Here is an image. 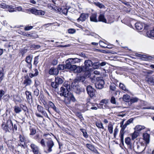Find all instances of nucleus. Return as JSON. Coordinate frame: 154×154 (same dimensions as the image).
Returning a JSON list of instances; mask_svg holds the SVG:
<instances>
[{
    "mask_svg": "<svg viewBox=\"0 0 154 154\" xmlns=\"http://www.w3.org/2000/svg\"><path fill=\"white\" fill-rule=\"evenodd\" d=\"M85 76H81L77 78L74 80L71 85V88L73 89L75 88V87H78L79 86V82H82V83L86 86L85 84L87 81L85 80Z\"/></svg>",
    "mask_w": 154,
    "mask_h": 154,
    "instance_id": "f257e3e1",
    "label": "nucleus"
},
{
    "mask_svg": "<svg viewBox=\"0 0 154 154\" xmlns=\"http://www.w3.org/2000/svg\"><path fill=\"white\" fill-rule=\"evenodd\" d=\"M96 82L95 84L96 88L99 89H102L104 87L105 82L103 78L102 77H97Z\"/></svg>",
    "mask_w": 154,
    "mask_h": 154,
    "instance_id": "f03ea898",
    "label": "nucleus"
},
{
    "mask_svg": "<svg viewBox=\"0 0 154 154\" xmlns=\"http://www.w3.org/2000/svg\"><path fill=\"white\" fill-rule=\"evenodd\" d=\"M68 89H66L64 87H62L60 88V90L58 93V94H60L61 96H64L65 97H68V95L70 94Z\"/></svg>",
    "mask_w": 154,
    "mask_h": 154,
    "instance_id": "7ed1b4c3",
    "label": "nucleus"
},
{
    "mask_svg": "<svg viewBox=\"0 0 154 154\" xmlns=\"http://www.w3.org/2000/svg\"><path fill=\"white\" fill-rule=\"evenodd\" d=\"M86 90L88 94L91 97H93L95 96V90L90 85L87 86Z\"/></svg>",
    "mask_w": 154,
    "mask_h": 154,
    "instance_id": "20e7f679",
    "label": "nucleus"
},
{
    "mask_svg": "<svg viewBox=\"0 0 154 154\" xmlns=\"http://www.w3.org/2000/svg\"><path fill=\"white\" fill-rule=\"evenodd\" d=\"M30 146L33 154H39L40 152L39 146L35 144L31 143Z\"/></svg>",
    "mask_w": 154,
    "mask_h": 154,
    "instance_id": "39448f33",
    "label": "nucleus"
},
{
    "mask_svg": "<svg viewBox=\"0 0 154 154\" xmlns=\"http://www.w3.org/2000/svg\"><path fill=\"white\" fill-rule=\"evenodd\" d=\"M47 147L48 148L47 151H45V152L47 153L51 152L52 151V148L54 146V143L52 140H49L47 142Z\"/></svg>",
    "mask_w": 154,
    "mask_h": 154,
    "instance_id": "423d86ee",
    "label": "nucleus"
},
{
    "mask_svg": "<svg viewBox=\"0 0 154 154\" xmlns=\"http://www.w3.org/2000/svg\"><path fill=\"white\" fill-rule=\"evenodd\" d=\"M128 125L126 123L122 126L120 127L121 129L120 132V138L121 143L122 144L124 143V134L125 133L124 130Z\"/></svg>",
    "mask_w": 154,
    "mask_h": 154,
    "instance_id": "0eeeda50",
    "label": "nucleus"
},
{
    "mask_svg": "<svg viewBox=\"0 0 154 154\" xmlns=\"http://www.w3.org/2000/svg\"><path fill=\"white\" fill-rule=\"evenodd\" d=\"M85 66H84V69L87 70H90V67H91L93 65V62L90 60H86L85 61Z\"/></svg>",
    "mask_w": 154,
    "mask_h": 154,
    "instance_id": "6e6552de",
    "label": "nucleus"
},
{
    "mask_svg": "<svg viewBox=\"0 0 154 154\" xmlns=\"http://www.w3.org/2000/svg\"><path fill=\"white\" fill-rule=\"evenodd\" d=\"M66 64L65 65V69H69L70 71H73L75 68L76 65L72 64L70 62L68 61V59L66 62Z\"/></svg>",
    "mask_w": 154,
    "mask_h": 154,
    "instance_id": "1a4fd4ad",
    "label": "nucleus"
},
{
    "mask_svg": "<svg viewBox=\"0 0 154 154\" xmlns=\"http://www.w3.org/2000/svg\"><path fill=\"white\" fill-rule=\"evenodd\" d=\"M98 21L106 23H111L113 21V20H109L108 22H107V20L106 18L105 17L104 15L101 14H100L98 17Z\"/></svg>",
    "mask_w": 154,
    "mask_h": 154,
    "instance_id": "9d476101",
    "label": "nucleus"
},
{
    "mask_svg": "<svg viewBox=\"0 0 154 154\" xmlns=\"http://www.w3.org/2000/svg\"><path fill=\"white\" fill-rule=\"evenodd\" d=\"M88 16V14L85 13H82L81 14L79 17L77 19V21L78 22H79L80 21H85L87 19Z\"/></svg>",
    "mask_w": 154,
    "mask_h": 154,
    "instance_id": "9b49d317",
    "label": "nucleus"
},
{
    "mask_svg": "<svg viewBox=\"0 0 154 154\" xmlns=\"http://www.w3.org/2000/svg\"><path fill=\"white\" fill-rule=\"evenodd\" d=\"M24 80L23 82V84L25 85V87L30 85L32 82V80L28 75L24 76Z\"/></svg>",
    "mask_w": 154,
    "mask_h": 154,
    "instance_id": "f8f14e48",
    "label": "nucleus"
},
{
    "mask_svg": "<svg viewBox=\"0 0 154 154\" xmlns=\"http://www.w3.org/2000/svg\"><path fill=\"white\" fill-rule=\"evenodd\" d=\"M30 12L32 14L35 15H43L45 14V12L42 11L37 10L34 9H29Z\"/></svg>",
    "mask_w": 154,
    "mask_h": 154,
    "instance_id": "ddd939ff",
    "label": "nucleus"
},
{
    "mask_svg": "<svg viewBox=\"0 0 154 154\" xmlns=\"http://www.w3.org/2000/svg\"><path fill=\"white\" fill-rule=\"evenodd\" d=\"M37 109L38 111L43 115L45 117L48 116V115L45 110V108L42 106L38 105L37 106Z\"/></svg>",
    "mask_w": 154,
    "mask_h": 154,
    "instance_id": "4468645a",
    "label": "nucleus"
},
{
    "mask_svg": "<svg viewBox=\"0 0 154 154\" xmlns=\"http://www.w3.org/2000/svg\"><path fill=\"white\" fill-rule=\"evenodd\" d=\"M25 94L26 95L27 100L28 103L29 104L32 103V100L31 92L29 91H26L25 92Z\"/></svg>",
    "mask_w": 154,
    "mask_h": 154,
    "instance_id": "2eb2a0df",
    "label": "nucleus"
},
{
    "mask_svg": "<svg viewBox=\"0 0 154 154\" xmlns=\"http://www.w3.org/2000/svg\"><path fill=\"white\" fill-rule=\"evenodd\" d=\"M49 73L51 75H57L58 74L59 71L57 68L52 67L50 69Z\"/></svg>",
    "mask_w": 154,
    "mask_h": 154,
    "instance_id": "dca6fc26",
    "label": "nucleus"
},
{
    "mask_svg": "<svg viewBox=\"0 0 154 154\" xmlns=\"http://www.w3.org/2000/svg\"><path fill=\"white\" fill-rule=\"evenodd\" d=\"M90 20L91 22H97L98 21L97 19V13H96L92 14L90 17Z\"/></svg>",
    "mask_w": 154,
    "mask_h": 154,
    "instance_id": "f3484780",
    "label": "nucleus"
},
{
    "mask_svg": "<svg viewBox=\"0 0 154 154\" xmlns=\"http://www.w3.org/2000/svg\"><path fill=\"white\" fill-rule=\"evenodd\" d=\"M143 139L146 141V144H148L149 142L150 135L147 133H144L143 134Z\"/></svg>",
    "mask_w": 154,
    "mask_h": 154,
    "instance_id": "a211bd4d",
    "label": "nucleus"
},
{
    "mask_svg": "<svg viewBox=\"0 0 154 154\" xmlns=\"http://www.w3.org/2000/svg\"><path fill=\"white\" fill-rule=\"evenodd\" d=\"M49 105L50 107L55 112L58 113L59 112L58 109L56 107L54 103L51 101H49Z\"/></svg>",
    "mask_w": 154,
    "mask_h": 154,
    "instance_id": "6ab92c4d",
    "label": "nucleus"
},
{
    "mask_svg": "<svg viewBox=\"0 0 154 154\" xmlns=\"http://www.w3.org/2000/svg\"><path fill=\"white\" fill-rule=\"evenodd\" d=\"M144 26V25L142 23H137L135 24V28L138 30H140L143 29Z\"/></svg>",
    "mask_w": 154,
    "mask_h": 154,
    "instance_id": "aec40b11",
    "label": "nucleus"
},
{
    "mask_svg": "<svg viewBox=\"0 0 154 154\" xmlns=\"http://www.w3.org/2000/svg\"><path fill=\"white\" fill-rule=\"evenodd\" d=\"M6 125L7 128L8 130H11L12 129L13 123L11 120H9L7 121V123H5Z\"/></svg>",
    "mask_w": 154,
    "mask_h": 154,
    "instance_id": "412c9836",
    "label": "nucleus"
},
{
    "mask_svg": "<svg viewBox=\"0 0 154 154\" xmlns=\"http://www.w3.org/2000/svg\"><path fill=\"white\" fill-rule=\"evenodd\" d=\"M146 80L149 84L153 85L154 84V78L151 76L147 77Z\"/></svg>",
    "mask_w": 154,
    "mask_h": 154,
    "instance_id": "4be33fe9",
    "label": "nucleus"
},
{
    "mask_svg": "<svg viewBox=\"0 0 154 154\" xmlns=\"http://www.w3.org/2000/svg\"><path fill=\"white\" fill-rule=\"evenodd\" d=\"M69 9V8L67 9L65 7H62L61 8H60L58 10L59 11H60V13H62L63 14L65 15H66Z\"/></svg>",
    "mask_w": 154,
    "mask_h": 154,
    "instance_id": "5701e85b",
    "label": "nucleus"
},
{
    "mask_svg": "<svg viewBox=\"0 0 154 154\" xmlns=\"http://www.w3.org/2000/svg\"><path fill=\"white\" fill-rule=\"evenodd\" d=\"M146 35L149 38L154 37V28L152 30L148 31L146 32Z\"/></svg>",
    "mask_w": 154,
    "mask_h": 154,
    "instance_id": "b1692460",
    "label": "nucleus"
},
{
    "mask_svg": "<svg viewBox=\"0 0 154 154\" xmlns=\"http://www.w3.org/2000/svg\"><path fill=\"white\" fill-rule=\"evenodd\" d=\"M55 81H56V82L59 85L63 83V78H61L58 77H57L55 78Z\"/></svg>",
    "mask_w": 154,
    "mask_h": 154,
    "instance_id": "393cba45",
    "label": "nucleus"
},
{
    "mask_svg": "<svg viewBox=\"0 0 154 154\" xmlns=\"http://www.w3.org/2000/svg\"><path fill=\"white\" fill-rule=\"evenodd\" d=\"M29 129L31 132L30 134V135H34L36 133V127L34 125H33V126H30Z\"/></svg>",
    "mask_w": 154,
    "mask_h": 154,
    "instance_id": "a878e982",
    "label": "nucleus"
},
{
    "mask_svg": "<svg viewBox=\"0 0 154 154\" xmlns=\"http://www.w3.org/2000/svg\"><path fill=\"white\" fill-rule=\"evenodd\" d=\"M68 61L70 62L72 64L80 62V60L78 58H69L68 59Z\"/></svg>",
    "mask_w": 154,
    "mask_h": 154,
    "instance_id": "bb28decb",
    "label": "nucleus"
},
{
    "mask_svg": "<svg viewBox=\"0 0 154 154\" xmlns=\"http://www.w3.org/2000/svg\"><path fill=\"white\" fill-rule=\"evenodd\" d=\"M20 106L21 108V109H22L25 113V115L26 114V112H28V109L26 106L24 105L23 104H20Z\"/></svg>",
    "mask_w": 154,
    "mask_h": 154,
    "instance_id": "cd10ccee",
    "label": "nucleus"
},
{
    "mask_svg": "<svg viewBox=\"0 0 154 154\" xmlns=\"http://www.w3.org/2000/svg\"><path fill=\"white\" fill-rule=\"evenodd\" d=\"M84 69V66L83 67L81 66H77L76 65L75 68L73 71H75L77 72L80 73L82 71L83 72Z\"/></svg>",
    "mask_w": 154,
    "mask_h": 154,
    "instance_id": "c85d7f7f",
    "label": "nucleus"
},
{
    "mask_svg": "<svg viewBox=\"0 0 154 154\" xmlns=\"http://www.w3.org/2000/svg\"><path fill=\"white\" fill-rule=\"evenodd\" d=\"M0 7L3 8H13V6L12 5H7L6 4L4 3H2L0 4Z\"/></svg>",
    "mask_w": 154,
    "mask_h": 154,
    "instance_id": "c756f323",
    "label": "nucleus"
},
{
    "mask_svg": "<svg viewBox=\"0 0 154 154\" xmlns=\"http://www.w3.org/2000/svg\"><path fill=\"white\" fill-rule=\"evenodd\" d=\"M88 104L89 105L90 104L91 105V107L90 108V109L92 110H96L97 109V108H98L99 107V106L97 104H93L91 103L90 102H88Z\"/></svg>",
    "mask_w": 154,
    "mask_h": 154,
    "instance_id": "7c9ffc66",
    "label": "nucleus"
},
{
    "mask_svg": "<svg viewBox=\"0 0 154 154\" xmlns=\"http://www.w3.org/2000/svg\"><path fill=\"white\" fill-rule=\"evenodd\" d=\"M145 128V127L144 126L137 125L135 127L134 129L135 130V131H140L144 129Z\"/></svg>",
    "mask_w": 154,
    "mask_h": 154,
    "instance_id": "2f4dec72",
    "label": "nucleus"
},
{
    "mask_svg": "<svg viewBox=\"0 0 154 154\" xmlns=\"http://www.w3.org/2000/svg\"><path fill=\"white\" fill-rule=\"evenodd\" d=\"M69 98V101H71L73 102H75L77 100L75 98L73 94L71 93H70V94L68 95V97Z\"/></svg>",
    "mask_w": 154,
    "mask_h": 154,
    "instance_id": "473e14b6",
    "label": "nucleus"
},
{
    "mask_svg": "<svg viewBox=\"0 0 154 154\" xmlns=\"http://www.w3.org/2000/svg\"><path fill=\"white\" fill-rule=\"evenodd\" d=\"M14 111L16 113H19L22 111V109L20 106H14Z\"/></svg>",
    "mask_w": 154,
    "mask_h": 154,
    "instance_id": "72a5a7b5",
    "label": "nucleus"
},
{
    "mask_svg": "<svg viewBox=\"0 0 154 154\" xmlns=\"http://www.w3.org/2000/svg\"><path fill=\"white\" fill-rule=\"evenodd\" d=\"M123 100L126 102H129L130 97L128 94L124 95L122 97Z\"/></svg>",
    "mask_w": 154,
    "mask_h": 154,
    "instance_id": "f704fd0d",
    "label": "nucleus"
},
{
    "mask_svg": "<svg viewBox=\"0 0 154 154\" xmlns=\"http://www.w3.org/2000/svg\"><path fill=\"white\" fill-rule=\"evenodd\" d=\"M73 89L74 90L75 93L78 94H80L82 92V89L80 88L79 86H78V87H75V88H73Z\"/></svg>",
    "mask_w": 154,
    "mask_h": 154,
    "instance_id": "c9c22d12",
    "label": "nucleus"
},
{
    "mask_svg": "<svg viewBox=\"0 0 154 154\" xmlns=\"http://www.w3.org/2000/svg\"><path fill=\"white\" fill-rule=\"evenodd\" d=\"M24 138L22 137H20V144H19V146H22L23 147H24L25 146V143L24 141Z\"/></svg>",
    "mask_w": 154,
    "mask_h": 154,
    "instance_id": "e433bc0d",
    "label": "nucleus"
},
{
    "mask_svg": "<svg viewBox=\"0 0 154 154\" xmlns=\"http://www.w3.org/2000/svg\"><path fill=\"white\" fill-rule=\"evenodd\" d=\"M43 104L45 109L48 111L49 113H51L50 111L49 110L50 106L49 105V102L48 103L46 102H44L43 103Z\"/></svg>",
    "mask_w": 154,
    "mask_h": 154,
    "instance_id": "4c0bfd02",
    "label": "nucleus"
},
{
    "mask_svg": "<svg viewBox=\"0 0 154 154\" xmlns=\"http://www.w3.org/2000/svg\"><path fill=\"white\" fill-rule=\"evenodd\" d=\"M35 73L34 74H33L32 73H29V75L30 78H32L33 77L36 76L38 75V72L37 69H35Z\"/></svg>",
    "mask_w": 154,
    "mask_h": 154,
    "instance_id": "58836bf2",
    "label": "nucleus"
},
{
    "mask_svg": "<svg viewBox=\"0 0 154 154\" xmlns=\"http://www.w3.org/2000/svg\"><path fill=\"white\" fill-rule=\"evenodd\" d=\"M139 135V133L136 131H135L132 135V140H134Z\"/></svg>",
    "mask_w": 154,
    "mask_h": 154,
    "instance_id": "ea45409f",
    "label": "nucleus"
},
{
    "mask_svg": "<svg viewBox=\"0 0 154 154\" xmlns=\"http://www.w3.org/2000/svg\"><path fill=\"white\" fill-rule=\"evenodd\" d=\"M83 72H84V75L86 77H89L90 75V70H87L86 69H83Z\"/></svg>",
    "mask_w": 154,
    "mask_h": 154,
    "instance_id": "a19ab883",
    "label": "nucleus"
},
{
    "mask_svg": "<svg viewBox=\"0 0 154 154\" xmlns=\"http://www.w3.org/2000/svg\"><path fill=\"white\" fill-rule=\"evenodd\" d=\"M108 130L111 134L113 132V125L111 123H109L108 125Z\"/></svg>",
    "mask_w": 154,
    "mask_h": 154,
    "instance_id": "79ce46f5",
    "label": "nucleus"
},
{
    "mask_svg": "<svg viewBox=\"0 0 154 154\" xmlns=\"http://www.w3.org/2000/svg\"><path fill=\"white\" fill-rule=\"evenodd\" d=\"M86 146L89 149L92 151H94L95 149L94 147L92 145L90 144H87Z\"/></svg>",
    "mask_w": 154,
    "mask_h": 154,
    "instance_id": "37998d69",
    "label": "nucleus"
},
{
    "mask_svg": "<svg viewBox=\"0 0 154 154\" xmlns=\"http://www.w3.org/2000/svg\"><path fill=\"white\" fill-rule=\"evenodd\" d=\"M2 129L6 132H10L9 130H8V128H7L6 125H5V123H4L2 124Z\"/></svg>",
    "mask_w": 154,
    "mask_h": 154,
    "instance_id": "c03bdc74",
    "label": "nucleus"
},
{
    "mask_svg": "<svg viewBox=\"0 0 154 154\" xmlns=\"http://www.w3.org/2000/svg\"><path fill=\"white\" fill-rule=\"evenodd\" d=\"M109 89L110 91H116V88L115 85L114 84L110 85L109 86Z\"/></svg>",
    "mask_w": 154,
    "mask_h": 154,
    "instance_id": "a18cd8bd",
    "label": "nucleus"
},
{
    "mask_svg": "<svg viewBox=\"0 0 154 154\" xmlns=\"http://www.w3.org/2000/svg\"><path fill=\"white\" fill-rule=\"evenodd\" d=\"M96 125L99 128L104 129V128L103 126V124L101 122H96Z\"/></svg>",
    "mask_w": 154,
    "mask_h": 154,
    "instance_id": "49530a36",
    "label": "nucleus"
},
{
    "mask_svg": "<svg viewBox=\"0 0 154 154\" xmlns=\"http://www.w3.org/2000/svg\"><path fill=\"white\" fill-rule=\"evenodd\" d=\"M64 87L66 89H68V90L70 91V88H71V85H70V84H69L68 82H64L63 84Z\"/></svg>",
    "mask_w": 154,
    "mask_h": 154,
    "instance_id": "de8ad7c7",
    "label": "nucleus"
},
{
    "mask_svg": "<svg viewBox=\"0 0 154 154\" xmlns=\"http://www.w3.org/2000/svg\"><path fill=\"white\" fill-rule=\"evenodd\" d=\"M119 86L120 88L122 89L123 90L126 91H128V89L126 88L125 86L123 84L120 83Z\"/></svg>",
    "mask_w": 154,
    "mask_h": 154,
    "instance_id": "09e8293b",
    "label": "nucleus"
},
{
    "mask_svg": "<svg viewBox=\"0 0 154 154\" xmlns=\"http://www.w3.org/2000/svg\"><path fill=\"white\" fill-rule=\"evenodd\" d=\"M108 103V100L106 101V103L104 104L103 106H100L98 107L99 108H102L103 109H109V106L107 105V103Z\"/></svg>",
    "mask_w": 154,
    "mask_h": 154,
    "instance_id": "8fccbe9b",
    "label": "nucleus"
},
{
    "mask_svg": "<svg viewBox=\"0 0 154 154\" xmlns=\"http://www.w3.org/2000/svg\"><path fill=\"white\" fill-rule=\"evenodd\" d=\"M32 59V57L30 56H28L26 57L25 61L28 63H31Z\"/></svg>",
    "mask_w": 154,
    "mask_h": 154,
    "instance_id": "3c124183",
    "label": "nucleus"
},
{
    "mask_svg": "<svg viewBox=\"0 0 154 154\" xmlns=\"http://www.w3.org/2000/svg\"><path fill=\"white\" fill-rule=\"evenodd\" d=\"M51 85L53 88H57L59 86L57 83L56 82V81L52 82L51 84Z\"/></svg>",
    "mask_w": 154,
    "mask_h": 154,
    "instance_id": "603ef678",
    "label": "nucleus"
},
{
    "mask_svg": "<svg viewBox=\"0 0 154 154\" xmlns=\"http://www.w3.org/2000/svg\"><path fill=\"white\" fill-rule=\"evenodd\" d=\"M58 70H62L65 69V65L61 64L59 65L57 69Z\"/></svg>",
    "mask_w": 154,
    "mask_h": 154,
    "instance_id": "864d4df0",
    "label": "nucleus"
},
{
    "mask_svg": "<svg viewBox=\"0 0 154 154\" xmlns=\"http://www.w3.org/2000/svg\"><path fill=\"white\" fill-rule=\"evenodd\" d=\"M99 43L100 46L102 48H110L107 46H105V43L102 41H100Z\"/></svg>",
    "mask_w": 154,
    "mask_h": 154,
    "instance_id": "5fc2aeb1",
    "label": "nucleus"
},
{
    "mask_svg": "<svg viewBox=\"0 0 154 154\" xmlns=\"http://www.w3.org/2000/svg\"><path fill=\"white\" fill-rule=\"evenodd\" d=\"M95 4L100 8H103L105 7L103 4L98 2L95 3Z\"/></svg>",
    "mask_w": 154,
    "mask_h": 154,
    "instance_id": "6e6d98bb",
    "label": "nucleus"
},
{
    "mask_svg": "<svg viewBox=\"0 0 154 154\" xmlns=\"http://www.w3.org/2000/svg\"><path fill=\"white\" fill-rule=\"evenodd\" d=\"M138 101V99L136 98H134L130 99L129 102H130L131 104L132 103L137 102Z\"/></svg>",
    "mask_w": 154,
    "mask_h": 154,
    "instance_id": "4d7b16f0",
    "label": "nucleus"
},
{
    "mask_svg": "<svg viewBox=\"0 0 154 154\" xmlns=\"http://www.w3.org/2000/svg\"><path fill=\"white\" fill-rule=\"evenodd\" d=\"M131 138L129 137H127L125 139V142L127 144H129L131 143Z\"/></svg>",
    "mask_w": 154,
    "mask_h": 154,
    "instance_id": "13d9d810",
    "label": "nucleus"
},
{
    "mask_svg": "<svg viewBox=\"0 0 154 154\" xmlns=\"http://www.w3.org/2000/svg\"><path fill=\"white\" fill-rule=\"evenodd\" d=\"M38 56L35 57L33 63L34 64L36 65L38 63Z\"/></svg>",
    "mask_w": 154,
    "mask_h": 154,
    "instance_id": "bf43d9fd",
    "label": "nucleus"
},
{
    "mask_svg": "<svg viewBox=\"0 0 154 154\" xmlns=\"http://www.w3.org/2000/svg\"><path fill=\"white\" fill-rule=\"evenodd\" d=\"M110 102L113 104H116V98L112 96L111 97L110 99Z\"/></svg>",
    "mask_w": 154,
    "mask_h": 154,
    "instance_id": "052dcab7",
    "label": "nucleus"
},
{
    "mask_svg": "<svg viewBox=\"0 0 154 154\" xmlns=\"http://www.w3.org/2000/svg\"><path fill=\"white\" fill-rule=\"evenodd\" d=\"M107 100H106L105 99L102 100L99 104V105L100 106H103Z\"/></svg>",
    "mask_w": 154,
    "mask_h": 154,
    "instance_id": "680f3d73",
    "label": "nucleus"
},
{
    "mask_svg": "<svg viewBox=\"0 0 154 154\" xmlns=\"http://www.w3.org/2000/svg\"><path fill=\"white\" fill-rule=\"evenodd\" d=\"M76 116L78 117L81 120L83 119V118L82 114L80 112H77L76 113Z\"/></svg>",
    "mask_w": 154,
    "mask_h": 154,
    "instance_id": "e2e57ef3",
    "label": "nucleus"
},
{
    "mask_svg": "<svg viewBox=\"0 0 154 154\" xmlns=\"http://www.w3.org/2000/svg\"><path fill=\"white\" fill-rule=\"evenodd\" d=\"M133 120L134 119L133 118H131L129 119L128 121H127L126 124L128 125H130L131 123H132Z\"/></svg>",
    "mask_w": 154,
    "mask_h": 154,
    "instance_id": "0e129e2a",
    "label": "nucleus"
},
{
    "mask_svg": "<svg viewBox=\"0 0 154 154\" xmlns=\"http://www.w3.org/2000/svg\"><path fill=\"white\" fill-rule=\"evenodd\" d=\"M34 95L36 96L38 95L39 94V90L36 88L35 89L34 91Z\"/></svg>",
    "mask_w": 154,
    "mask_h": 154,
    "instance_id": "69168bd1",
    "label": "nucleus"
},
{
    "mask_svg": "<svg viewBox=\"0 0 154 154\" xmlns=\"http://www.w3.org/2000/svg\"><path fill=\"white\" fill-rule=\"evenodd\" d=\"M75 29H70L68 30V32L70 34H73L75 32Z\"/></svg>",
    "mask_w": 154,
    "mask_h": 154,
    "instance_id": "338daca9",
    "label": "nucleus"
},
{
    "mask_svg": "<svg viewBox=\"0 0 154 154\" xmlns=\"http://www.w3.org/2000/svg\"><path fill=\"white\" fill-rule=\"evenodd\" d=\"M106 62H103L101 63H97V65L99 66H105L106 65Z\"/></svg>",
    "mask_w": 154,
    "mask_h": 154,
    "instance_id": "774afa93",
    "label": "nucleus"
}]
</instances>
